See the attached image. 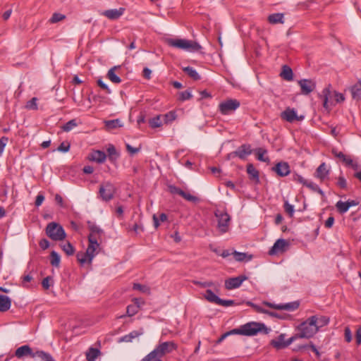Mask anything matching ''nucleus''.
I'll list each match as a JSON object with an SVG mask.
<instances>
[{
  "mask_svg": "<svg viewBox=\"0 0 361 361\" xmlns=\"http://www.w3.org/2000/svg\"><path fill=\"white\" fill-rule=\"evenodd\" d=\"M99 250V243H89L85 252H79L77 253V259L81 265H83L86 263L91 264L94 257L98 253Z\"/></svg>",
  "mask_w": 361,
  "mask_h": 361,
  "instance_id": "obj_1",
  "label": "nucleus"
},
{
  "mask_svg": "<svg viewBox=\"0 0 361 361\" xmlns=\"http://www.w3.org/2000/svg\"><path fill=\"white\" fill-rule=\"evenodd\" d=\"M166 42L171 47L187 51H197L202 48L197 42L185 39H168Z\"/></svg>",
  "mask_w": 361,
  "mask_h": 361,
  "instance_id": "obj_2",
  "label": "nucleus"
},
{
  "mask_svg": "<svg viewBox=\"0 0 361 361\" xmlns=\"http://www.w3.org/2000/svg\"><path fill=\"white\" fill-rule=\"evenodd\" d=\"M298 330L299 333L294 336L296 337V339L298 338H310L317 332V329L314 326L311 317H309L306 321L301 323L298 326Z\"/></svg>",
  "mask_w": 361,
  "mask_h": 361,
  "instance_id": "obj_3",
  "label": "nucleus"
},
{
  "mask_svg": "<svg viewBox=\"0 0 361 361\" xmlns=\"http://www.w3.org/2000/svg\"><path fill=\"white\" fill-rule=\"evenodd\" d=\"M46 234L53 240H62L66 235L63 227L55 222L48 224L46 227Z\"/></svg>",
  "mask_w": 361,
  "mask_h": 361,
  "instance_id": "obj_4",
  "label": "nucleus"
},
{
  "mask_svg": "<svg viewBox=\"0 0 361 361\" xmlns=\"http://www.w3.org/2000/svg\"><path fill=\"white\" fill-rule=\"evenodd\" d=\"M214 216L217 219V228L221 233H225L229 231L231 217L229 214L223 210L216 209Z\"/></svg>",
  "mask_w": 361,
  "mask_h": 361,
  "instance_id": "obj_5",
  "label": "nucleus"
},
{
  "mask_svg": "<svg viewBox=\"0 0 361 361\" xmlns=\"http://www.w3.org/2000/svg\"><path fill=\"white\" fill-rule=\"evenodd\" d=\"M243 335L247 336H252L257 335L259 332L262 330H265L267 332V328L264 324L257 322H248L244 325H242Z\"/></svg>",
  "mask_w": 361,
  "mask_h": 361,
  "instance_id": "obj_6",
  "label": "nucleus"
},
{
  "mask_svg": "<svg viewBox=\"0 0 361 361\" xmlns=\"http://www.w3.org/2000/svg\"><path fill=\"white\" fill-rule=\"evenodd\" d=\"M116 192L114 185L110 182H105L100 185L99 194L102 200L108 202L113 199Z\"/></svg>",
  "mask_w": 361,
  "mask_h": 361,
  "instance_id": "obj_7",
  "label": "nucleus"
},
{
  "mask_svg": "<svg viewBox=\"0 0 361 361\" xmlns=\"http://www.w3.org/2000/svg\"><path fill=\"white\" fill-rule=\"evenodd\" d=\"M178 348L177 344L173 341H164L159 342L157 345L154 348V350L159 354L162 358L167 354L171 353L176 350Z\"/></svg>",
  "mask_w": 361,
  "mask_h": 361,
  "instance_id": "obj_8",
  "label": "nucleus"
},
{
  "mask_svg": "<svg viewBox=\"0 0 361 361\" xmlns=\"http://www.w3.org/2000/svg\"><path fill=\"white\" fill-rule=\"evenodd\" d=\"M240 106V102L236 99H228L221 102L219 106V110L222 114H228L231 111H235Z\"/></svg>",
  "mask_w": 361,
  "mask_h": 361,
  "instance_id": "obj_9",
  "label": "nucleus"
},
{
  "mask_svg": "<svg viewBox=\"0 0 361 361\" xmlns=\"http://www.w3.org/2000/svg\"><path fill=\"white\" fill-rule=\"evenodd\" d=\"M263 304L269 307L275 309V310H287V311H293L298 308L300 304L298 302H288L285 304H273L269 302H264Z\"/></svg>",
  "mask_w": 361,
  "mask_h": 361,
  "instance_id": "obj_10",
  "label": "nucleus"
},
{
  "mask_svg": "<svg viewBox=\"0 0 361 361\" xmlns=\"http://www.w3.org/2000/svg\"><path fill=\"white\" fill-rule=\"evenodd\" d=\"M284 339L285 335L281 334L276 339L272 340L271 344L276 349H282L290 345L296 339V337L292 336L286 341Z\"/></svg>",
  "mask_w": 361,
  "mask_h": 361,
  "instance_id": "obj_11",
  "label": "nucleus"
},
{
  "mask_svg": "<svg viewBox=\"0 0 361 361\" xmlns=\"http://www.w3.org/2000/svg\"><path fill=\"white\" fill-rule=\"evenodd\" d=\"M281 117L282 119L289 123H293L295 121H302L304 118L303 116H298L294 109L290 107L286 108V110L281 113Z\"/></svg>",
  "mask_w": 361,
  "mask_h": 361,
  "instance_id": "obj_12",
  "label": "nucleus"
},
{
  "mask_svg": "<svg viewBox=\"0 0 361 361\" xmlns=\"http://www.w3.org/2000/svg\"><path fill=\"white\" fill-rule=\"evenodd\" d=\"M247 279L245 276H239L237 277L230 278L225 281V288L227 290H232L239 288L243 282Z\"/></svg>",
  "mask_w": 361,
  "mask_h": 361,
  "instance_id": "obj_13",
  "label": "nucleus"
},
{
  "mask_svg": "<svg viewBox=\"0 0 361 361\" xmlns=\"http://www.w3.org/2000/svg\"><path fill=\"white\" fill-rule=\"evenodd\" d=\"M288 246V243L287 242V240L282 238L278 239L269 251V254L270 255H274L279 253H282L286 250V248Z\"/></svg>",
  "mask_w": 361,
  "mask_h": 361,
  "instance_id": "obj_14",
  "label": "nucleus"
},
{
  "mask_svg": "<svg viewBox=\"0 0 361 361\" xmlns=\"http://www.w3.org/2000/svg\"><path fill=\"white\" fill-rule=\"evenodd\" d=\"M332 94H334L331 92L330 87L324 88L320 94V97L323 100V106L326 109H330L331 106L335 104L332 100Z\"/></svg>",
  "mask_w": 361,
  "mask_h": 361,
  "instance_id": "obj_15",
  "label": "nucleus"
},
{
  "mask_svg": "<svg viewBox=\"0 0 361 361\" xmlns=\"http://www.w3.org/2000/svg\"><path fill=\"white\" fill-rule=\"evenodd\" d=\"M272 170L281 177L286 176L290 172L289 164L285 161L279 162L272 168Z\"/></svg>",
  "mask_w": 361,
  "mask_h": 361,
  "instance_id": "obj_16",
  "label": "nucleus"
},
{
  "mask_svg": "<svg viewBox=\"0 0 361 361\" xmlns=\"http://www.w3.org/2000/svg\"><path fill=\"white\" fill-rule=\"evenodd\" d=\"M298 84L301 88V92L303 94H309L316 87V84L313 80L307 79L300 80Z\"/></svg>",
  "mask_w": 361,
  "mask_h": 361,
  "instance_id": "obj_17",
  "label": "nucleus"
},
{
  "mask_svg": "<svg viewBox=\"0 0 361 361\" xmlns=\"http://www.w3.org/2000/svg\"><path fill=\"white\" fill-rule=\"evenodd\" d=\"M15 356L18 359L25 356H30L32 358H35V352H33L29 345H25L16 349Z\"/></svg>",
  "mask_w": 361,
  "mask_h": 361,
  "instance_id": "obj_18",
  "label": "nucleus"
},
{
  "mask_svg": "<svg viewBox=\"0 0 361 361\" xmlns=\"http://www.w3.org/2000/svg\"><path fill=\"white\" fill-rule=\"evenodd\" d=\"M251 153L252 150L250 149V146L247 145H243L238 147L237 150L231 153L229 156L233 157H238L241 159H245L247 156L250 155Z\"/></svg>",
  "mask_w": 361,
  "mask_h": 361,
  "instance_id": "obj_19",
  "label": "nucleus"
},
{
  "mask_svg": "<svg viewBox=\"0 0 361 361\" xmlns=\"http://www.w3.org/2000/svg\"><path fill=\"white\" fill-rule=\"evenodd\" d=\"M124 8H119L118 9H109L102 12V15L109 20L118 19L124 13Z\"/></svg>",
  "mask_w": 361,
  "mask_h": 361,
  "instance_id": "obj_20",
  "label": "nucleus"
},
{
  "mask_svg": "<svg viewBox=\"0 0 361 361\" xmlns=\"http://www.w3.org/2000/svg\"><path fill=\"white\" fill-rule=\"evenodd\" d=\"M314 323V326L317 329V331L320 328L326 326L329 322V318L322 315H314L310 317Z\"/></svg>",
  "mask_w": 361,
  "mask_h": 361,
  "instance_id": "obj_21",
  "label": "nucleus"
},
{
  "mask_svg": "<svg viewBox=\"0 0 361 361\" xmlns=\"http://www.w3.org/2000/svg\"><path fill=\"white\" fill-rule=\"evenodd\" d=\"M89 159L91 160V161H96L97 163H103L104 162V161L106 160V154L102 152V151H100V150H96V151H94L92 152L90 155H89Z\"/></svg>",
  "mask_w": 361,
  "mask_h": 361,
  "instance_id": "obj_22",
  "label": "nucleus"
},
{
  "mask_svg": "<svg viewBox=\"0 0 361 361\" xmlns=\"http://www.w3.org/2000/svg\"><path fill=\"white\" fill-rule=\"evenodd\" d=\"M195 283L202 288H212L216 293H219L220 290V283L218 282H214L212 281H195Z\"/></svg>",
  "mask_w": 361,
  "mask_h": 361,
  "instance_id": "obj_23",
  "label": "nucleus"
},
{
  "mask_svg": "<svg viewBox=\"0 0 361 361\" xmlns=\"http://www.w3.org/2000/svg\"><path fill=\"white\" fill-rule=\"evenodd\" d=\"M144 334L143 330L141 329L139 331H133L127 335L121 337L119 342H132L134 338L139 337Z\"/></svg>",
  "mask_w": 361,
  "mask_h": 361,
  "instance_id": "obj_24",
  "label": "nucleus"
},
{
  "mask_svg": "<svg viewBox=\"0 0 361 361\" xmlns=\"http://www.w3.org/2000/svg\"><path fill=\"white\" fill-rule=\"evenodd\" d=\"M11 305V299L6 295H0V312H6L8 310Z\"/></svg>",
  "mask_w": 361,
  "mask_h": 361,
  "instance_id": "obj_25",
  "label": "nucleus"
},
{
  "mask_svg": "<svg viewBox=\"0 0 361 361\" xmlns=\"http://www.w3.org/2000/svg\"><path fill=\"white\" fill-rule=\"evenodd\" d=\"M267 20L271 24H283L284 23V15L281 13H273L268 16Z\"/></svg>",
  "mask_w": 361,
  "mask_h": 361,
  "instance_id": "obj_26",
  "label": "nucleus"
},
{
  "mask_svg": "<svg viewBox=\"0 0 361 361\" xmlns=\"http://www.w3.org/2000/svg\"><path fill=\"white\" fill-rule=\"evenodd\" d=\"M350 92L354 99H361V80L350 87Z\"/></svg>",
  "mask_w": 361,
  "mask_h": 361,
  "instance_id": "obj_27",
  "label": "nucleus"
},
{
  "mask_svg": "<svg viewBox=\"0 0 361 361\" xmlns=\"http://www.w3.org/2000/svg\"><path fill=\"white\" fill-rule=\"evenodd\" d=\"M203 297L209 302L218 305L219 298L212 289H207L203 295Z\"/></svg>",
  "mask_w": 361,
  "mask_h": 361,
  "instance_id": "obj_28",
  "label": "nucleus"
},
{
  "mask_svg": "<svg viewBox=\"0 0 361 361\" xmlns=\"http://www.w3.org/2000/svg\"><path fill=\"white\" fill-rule=\"evenodd\" d=\"M332 154L337 158L340 159L346 166L352 164V159L349 156H346L341 152H338L336 149L331 150Z\"/></svg>",
  "mask_w": 361,
  "mask_h": 361,
  "instance_id": "obj_29",
  "label": "nucleus"
},
{
  "mask_svg": "<svg viewBox=\"0 0 361 361\" xmlns=\"http://www.w3.org/2000/svg\"><path fill=\"white\" fill-rule=\"evenodd\" d=\"M329 174V170L325 163L321 164L316 171V176L321 180H324Z\"/></svg>",
  "mask_w": 361,
  "mask_h": 361,
  "instance_id": "obj_30",
  "label": "nucleus"
},
{
  "mask_svg": "<svg viewBox=\"0 0 361 361\" xmlns=\"http://www.w3.org/2000/svg\"><path fill=\"white\" fill-rule=\"evenodd\" d=\"M247 172L248 175L250 176V179H252L256 182H259V172L255 168L253 164H247Z\"/></svg>",
  "mask_w": 361,
  "mask_h": 361,
  "instance_id": "obj_31",
  "label": "nucleus"
},
{
  "mask_svg": "<svg viewBox=\"0 0 361 361\" xmlns=\"http://www.w3.org/2000/svg\"><path fill=\"white\" fill-rule=\"evenodd\" d=\"M233 255L235 258V259L238 262H247L252 259V256L250 255H248L245 252H240L237 251H234L233 253Z\"/></svg>",
  "mask_w": 361,
  "mask_h": 361,
  "instance_id": "obj_32",
  "label": "nucleus"
},
{
  "mask_svg": "<svg viewBox=\"0 0 361 361\" xmlns=\"http://www.w3.org/2000/svg\"><path fill=\"white\" fill-rule=\"evenodd\" d=\"M141 361H162V358L154 350H152L147 355H145Z\"/></svg>",
  "mask_w": 361,
  "mask_h": 361,
  "instance_id": "obj_33",
  "label": "nucleus"
},
{
  "mask_svg": "<svg viewBox=\"0 0 361 361\" xmlns=\"http://www.w3.org/2000/svg\"><path fill=\"white\" fill-rule=\"evenodd\" d=\"M281 76L288 80L290 81L293 80V71L292 69L288 66H283L282 72L281 73Z\"/></svg>",
  "mask_w": 361,
  "mask_h": 361,
  "instance_id": "obj_34",
  "label": "nucleus"
},
{
  "mask_svg": "<svg viewBox=\"0 0 361 361\" xmlns=\"http://www.w3.org/2000/svg\"><path fill=\"white\" fill-rule=\"evenodd\" d=\"M100 351L94 348H90L86 353L87 361H95V359L99 355Z\"/></svg>",
  "mask_w": 361,
  "mask_h": 361,
  "instance_id": "obj_35",
  "label": "nucleus"
},
{
  "mask_svg": "<svg viewBox=\"0 0 361 361\" xmlns=\"http://www.w3.org/2000/svg\"><path fill=\"white\" fill-rule=\"evenodd\" d=\"M117 68V66H114L109 69L107 73L108 78L114 83H120L121 82V78L115 73V71Z\"/></svg>",
  "mask_w": 361,
  "mask_h": 361,
  "instance_id": "obj_36",
  "label": "nucleus"
},
{
  "mask_svg": "<svg viewBox=\"0 0 361 361\" xmlns=\"http://www.w3.org/2000/svg\"><path fill=\"white\" fill-rule=\"evenodd\" d=\"M267 151L263 148L256 149V155L258 160L264 162H269V158L266 156Z\"/></svg>",
  "mask_w": 361,
  "mask_h": 361,
  "instance_id": "obj_37",
  "label": "nucleus"
},
{
  "mask_svg": "<svg viewBox=\"0 0 361 361\" xmlns=\"http://www.w3.org/2000/svg\"><path fill=\"white\" fill-rule=\"evenodd\" d=\"M35 357H39L41 361H54L50 354L42 350H37L35 352Z\"/></svg>",
  "mask_w": 361,
  "mask_h": 361,
  "instance_id": "obj_38",
  "label": "nucleus"
},
{
  "mask_svg": "<svg viewBox=\"0 0 361 361\" xmlns=\"http://www.w3.org/2000/svg\"><path fill=\"white\" fill-rule=\"evenodd\" d=\"M183 70L186 74H188L194 80H198L200 79V75L197 73V72L193 68L188 66V67L183 68Z\"/></svg>",
  "mask_w": 361,
  "mask_h": 361,
  "instance_id": "obj_39",
  "label": "nucleus"
},
{
  "mask_svg": "<svg viewBox=\"0 0 361 361\" xmlns=\"http://www.w3.org/2000/svg\"><path fill=\"white\" fill-rule=\"evenodd\" d=\"M161 115H157L155 117L149 119V124L152 128H156L161 126L162 121H161Z\"/></svg>",
  "mask_w": 361,
  "mask_h": 361,
  "instance_id": "obj_40",
  "label": "nucleus"
},
{
  "mask_svg": "<svg viewBox=\"0 0 361 361\" xmlns=\"http://www.w3.org/2000/svg\"><path fill=\"white\" fill-rule=\"evenodd\" d=\"M105 126L107 129L111 130L118 127H121L123 126V124L119 119H115L105 121Z\"/></svg>",
  "mask_w": 361,
  "mask_h": 361,
  "instance_id": "obj_41",
  "label": "nucleus"
},
{
  "mask_svg": "<svg viewBox=\"0 0 361 361\" xmlns=\"http://www.w3.org/2000/svg\"><path fill=\"white\" fill-rule=\"evenodd\" d=\"M248 305H250L251 307H252L253 308H255V310L257 312H260V313H264V314H267L271 317H278V314L276 313V312H269L268 310H264L262 307L255 305V304H253L250 302H247Z\"/></svg>",
  "mask_w": 361,
  "mask_h": 361,
  "instance_id": "obj_42",
  "label": "nucleus"
},
{
  "mask_svg": "<svg viewBox=\"0 0 361 361\" xmlns=\"http://www.w3.org/2000/svg\"><path fill=\"white\" fill-rule=\"evenodd\" d=\"M162 116L163 121L165 123H171L176 119V114L173 111H171Z\"/></svg>",
  "mask_w": 361,
  "mask_h": 361,
  "instance_id": "obj_43",
  "label": "nucleus"
},
{
  "mask_svg": "<svg viewBox=\"0 0 361 361\" xmlns=\"http://www.w3.org/2000/svg\"><path fill=\"white\" fill-rule=\"evenodd\" d=\"M50 263L53 267H59L61 262V258L59 254L55 252L52 251L50 255Z\"/></svg>",
  "mask_w": 361,
  "mask_h": 361,
  "instance_id": "obj_44",
  "label": "nucleus"
},
{
  "mask_svg": "<svg viewBox=\"0 0 361 361\" xmlns=\"http://www.w3.org/2000/svg\"><path fill=\"white\" fill-rule=\"evenodd\" d=\"M107 152L110 160H116L118 157V153L117 152L114 145H109L107 148Z\"/></svg>",
  "mask_w": 361,
  "mask_h": 361,
  "instance_id": "obj_45",
  "label": "nucleus"
},
{
  "mask_svg": "<svg viewBox=\"0 0 361 361\" xmlns=\"http://www.w3.org/2000/svg\"><path fill=\"white\" fill-rule=\"evenodd\" d=\"M181 197L184 198L185 200L193 203H197L200 200L198 197L192 195L189 192H185L184 190Z\"/></svg>",
  "mask_w": 361,
  "mask_h": 361,
  "instance_id": "obj_46",
  "label": "nucleus"
},
{
  "mask_svg": "<svg viewBox=\"0 0 361 361\" xmlns=\"http://www.w3.org/2000/svg\"><path fill=\"white\" fill-rule=\"evenodd\" d=\"M336 207L341 214H344L349 209V205L347 202L338 201Z\"/></svg>",
  "mask_w": 361,
  "mask_h": 361,
  "instance_id": "obj_47",
  "label": "nucleus"
},
{
  "mask_svg": "<svg viewBox=\"0 0 361 361\" xmlns=\"http://www.w3.org/2000/svg\"><path fill=\"white\" fill-rule=\"evenodd\" d=\"M62 250L66 252L68 255H73L75 252V249L73 246L69 243L67 242L61 245Z\"/></svg>",
  "mask_w": 361,
  "mask_h": 361,
  "instance_id": "obj_48",
  "label": "nucleus"
},
{
  "mask_svg": "<svg viewBox=\"0 0 361 361\" xmlns=\"http://www.w3.org/2000/svg\"><path fill=\"white\" fill-rule=\"evenodd\" d=\"M133 288L134 290H140L142 293H147V294H149L150 293V289H149V287H147V286H144V285L140 284V283H134L133 286Z\"/></svg>",
  "mask_w": 361,
  "mask_h": 361,
  "instance_id": "obj_49",
  "label": "nucleus"
},
{
  "mask_svg": "<svg viewBox=\"0 0 361 361\" xmlns=\"http://www.w3.org/2000/svg\"><path fill=\"white\" fill-rule=\"evenodd\" d=\"M76 126H77V123H76L75 120L72 119V120L69 121L68 122H67L66 124H64L62 126V129L65 132H68V131L71 130L73 128H75Z\"/></svg>",
  "mask_w": 361,
  "mask_h": 361,
  "instance_id": "obj_50",
  "label": "nucleus"
},
{
  "mask_svg": "<svg viewBox=\"0 0 361 361\" xmlns=\"http://www.w3.org/2000/svg\"><path fill=\"white\" fill-rule=\"evenodd\" d=\"M37 101L36 97L32 98L26 103L25 108L30 110H37L38 109Z\"/></svg>",
  "mask_w": 361,
  "mask_h": 361,
  "instance_id": "obj_51",
  "label": "nucleus"
},
{
  "mask_svg": "<svg viewBox=\"0 0 361 361\" xmlns=\"http://www.w3.org/2000/svg\"><path fill=\"white\" fill-rule=\"evenodd\" d=\"M66 18V16L59 13H54L51 18H50L49 21L51 23H56L59 21L63 20Z\"/></svg>",
  "mask_w": 361,
  "mask_h": 361,
  "instance_id": "obj_52",
  "label": "nucleus"
},
{
  "mask_svg": "<svg viewBox=\"0 0 361 361\" xmlns=\"http://www.w3.org/2000/svg\"><path fill=\"white\" fill-rule=\"evenodd\" d=\"M139 311L138 305H129L127 307V314L129 317H132L137 314Z\"/></svg>",
  "mask_w": 361,
  "mask_h": 361,
  "instance_id": "obj_53",
  "label": "nucleus"
},
{
  "mask_svg": "<svg viewBox=\"0 0 361 361\" xmlns=\"http://www.w3.org/2000/svg\"><path fill=\"white\" fill-rule=\"evenodd\" d=\"M89 229L90 231V234L97 235L100 236H102V235L103 234V231L96 225L90 226Z\"/></svg>",
  "mask_w": 361,
  "mask_h": 361,
  "instance_id": "obj_54",
  "label": "nucleus"
},
{
  "mask_svg": "<svg viewBox=\"0 0 361 361\" xmlns=\"http://www.w3.org/2000/svg\"><path fill=\"white\" fill-rule=\"evenodd\" d=\"M169 190L171 194L178 195L180 196H181L183 192V190L173 185H169Z\"/></svg>",
  "mask_w": 361,
  "mask_h": 361,
  "instance_id": "obj_55",
  "label": "nucleus"
},
{
  "mask_svg": "<svg viewBox=\"0 0 361 361\" xmlns=\"http://www.w3.org/2000/svg\"><path fill=\"white\" fill-rule=\"evenodd\" d=\"M305 185H306L307 188H310L313 191H317V192H319L320 194H322V191L319 188V186L317 184H315L311 181L307 180Z\"/></svg>",
  "mask_w": 361,
  "mask_h": 361,
  "instance_id": "obj_56",
  "label": "nucleus"
},
{
  "mask_svg": "<svg viewBox=\"0 0 361 361\" xmlns=\"http://www.w3.org/2000/svg\"><path fill=\"white\" fill-rule=\"evenodd\" d=\"M53 279L51 276L45 277L42 281V286L44 289L48 290L51 286V282H52Z\"/></svg>",
  "mask_w": 361,
  "mask_h": 361,
  "instance_id": "obj_57",
  "label": "nucleus"
},
{
  "mask_svg": "<svg viewBox=\"0 0 361 361\" xmlns=\"http://www.w3.org/2000/svg\"><path fill=\"white\" fill-rule=\"evenodd\" d=\"M284 209L285 212L292 217L294 214V207L292 204H290L288 202H286L284 204Z\"/></svg>",
  "mask_w": 361,
  "mask_h": 361,
  "instance_id": "obj_58",
  "label": "nucleus"
},
{
  "mask_svg": "<svg viewBox=\"0 0 361 361\" xmlns=\"http://www.w3.org/2000/svg\"><path fill=\"white\" fill-rule=\"evenodd\" d=\"M191 97H192V94L189 90H185V91L181 92L179 94V99L181 101H185V100L189 99Z\"/></svg>",
  "mask_w": 361,
  "mask_h": 361,
  "instance_id": "obj_59",
  "label": "nucleus"
},
{
  "mask_svg": "<svg viewBox=\"0 0 361 361\" xmlns=\"http://www.w3.org/2000/svg\"><path fill=\"white\" fill-rule=\"evenodd\" d=\"M235 304V301L233 300H223L219 298L218 305L224 306V307H228L231 306Z\"/></svg>",
  "mask_w": 361,
  "mask_h": 361,
  "instance_id": "obj_60",
  "label": "nucleus"
},
{
  "mask_svg": "<svg viewBox=\"0 0 361 361\" xmlns=\"http://www.w3.org/2000/svg\"><path fill=\"white\" fill-rule=\"evenodd\" d=\"M337 185L341 188L345 189L347 187V182L343 176H339L338 178Z\"/></svg>",
  "mask_w": 361,
  "mask_h": 361,
  "instance_id": "obj_61",
  "label": "nucleus"
},
{
  "mask_svg": "<svg viewBox=\"0 0 361 361\" xmlns=\"http://www.w3.org/2000/svg\"><path fill=\"white\" fill-rule=\"evenodd\" d=\"M334 97L335 98V104L338 102H342L345 100V97L343 94L334 91L333 92Z\"/></svg>",
  "mask_w": 361,
  "mask_h": 361,
  "instance_id": "obj_62",
  "label": "nucleus"
},
{
  "mask_svg": "<svg viewBox=\"0 0 361 361\" xmlns=\"http://www.w3.org/2000/svg\"><path fill=\"white\" fill-rule=\"evenodd\" d=\"M70 144L68 142H62L58 147V150L62 152H67L70 149Z\"/></svg>",
  "mask_w": 361,
  "mask_h": 361,
  "instance_id": "obj_63",
  "label": "nucleus"
},
{
  "mask_svg": "<svg viewBox=\"0 0 361 361\" xmlns=\"http://www.w3.org/2000/svg\"><path fill=\"white\" fill-rule=\"evenodd\" d=\"M344 335L345 341L350 343L352 341V334L349 327L345 328Z\"/></svg>",
  "mask_w": 361,
  "mask_h": 361,
  "instance_id": "obj_64",
  "label": "nucleus"
}]
</instances>
